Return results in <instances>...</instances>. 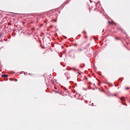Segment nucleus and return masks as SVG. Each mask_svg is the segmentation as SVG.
<instances>
[{
    "mask_svg": "<svg viewBox=\"0 0 130 130\" xmlns=\"http://www.w3.org/2000/svg\"><path fill=\"white\" fill-rule=\"evenodd\" d=\"M85 102L86 103H87L88 101L87 100H85Z\"/></svg>",
    "mask_w": 130,
    "mask_h": 130,
    "instance_id": "0eeeda50",
    "label": "nucleus"
},
{
    "mask_svg": "<svg viewBox=\"0 0 130 130\" xmlns=\"http://www.w3.org/2000/svg\"><path fill=\"white\" fill-rule=\"evenodd\" d=\"M112 22L113 24H115V25H116L117 24L116 23H115L113 21H112Z\"/></svg>",
    "mask_w": 130,
    "mask_h": 130,
    "instance_id": "423d86ee",
    "label": "nucleus"
},
{
    "mask_svg": "<svg viewBox=\"0 0 130 130\" xmlns=\"http://www.w3.org/2000/svg\"><path fill=\"white\" fill-rule=\"evenodd\" d=\"M8 75L7 74H4L3 75H2V77H8Z\"/></svg>",
    "mask_w": 130,
    "mask_h": 130,
    "instance_id": "7ed1b4c3",
    "label": "nucleus"
},
{
    "mask_svg": "<svg viewBox=\"0 0 130 130\" xmlns=\"http://www.w3.org/2000/svg\"><path fill=\"white\" fill-rule=\"evenodd\" d=\"M114 95L115 96H117V95L116 94H114Z\"/></svg>",
    "mask_w": 130,
    "mask_h": 130,
    "instance_id": "4468645a",
    "label": "nucleus"
},
{
    "mask_svg": "<svg viewBox=\"0 0 130 130\" xmlns=\"http://www.w3.org/2000/svg\"><path fill=\"white\" fill-rule=\"evenodd\" d=\"M93 104V103H92V105Z\"/></svg>",
    "mask_w": 130,
    "mask_h": 130,
    "instance_id": "aec40b11",
    "label": "nucleus"
},
{
    "mask_svg": "<svg viewBox=\"0 0 130 130\" xmlns=\"http://www.w3.org/2000/svg\"><path fill=\"white\" fill-rule=\"evenodd\" d=\"M115 39H116V40H119V38H116H116H115Z\"/></svg>",
    "mask_w": 130,
    "mask_h": 130,
    "instance_id": "9d476101",
    "label": "nucleus"
},
{
    "mask_svg": "<svg viewBox=\"0 0 130 130\" xmlns=\"http://www.w3.org/2000/svg\"><path fill=\"white\" fill-rule=\"evenodd\" d=\"M75 54H74V55L73 56V58H75Z\"/></svg>",
    "mask_w": 130,
    "mask_h": 130,
    "instance_id": "f8f14e48",
    "label": "nucleus"
},
{
    "mask_svg": "<svg viewBox=\"0 0 130 130\" xmlns=\"http://www.w3.org/2000/svg\"><path fill=\"white\" fill-rule=\"evenodd\" d=\"M119 85V84L118 83H117L116 84H115V86H117L118 85Z\"/></svg>",
    "mask_w": 130,
    "mask_h": 130,
    "instance_id": "39448f33",
    "label": "nucleus"
},
{
    "mask_svg": "<svg viewBox=\"0 0 130 130\" xmlns=\"http://www.w3.org/2000/svg\"><path fill=\"white\" fill-rule=\"evenodd\" d=\"M55 89H57V88L55 87Z\"/></svg>",
    "mask_w": 130,
    "mask_h": 130,
    "instance_id": "f3484780",
    "label": "nucleus"
},
{
    "mask_svg": "<svg viewBox=\"0 0 130 130\" xmlns=\"http://www.w3.org/2000/svg\"><path fill=\"white\" fill-rule=\"evenodd\" d=\"M87 56L88 57H90L92 56V54H88Z\"/></svg>",
    "mask_w": 130,
    "mask_h": 130,
    "instance_id": "20e7f679",
    "label": "nucleus"
},
{
    "mask_svg": "<svg viewBox=\"0 0 130 130\" xmlns=\"http://www.w3.org/2000/svg\"><path fill=\"white\" fill-rule=\"evenodd\" d=\"M124 97H122L121 98H120V100L122 101V103L123 105H125L126 106H127V105L125 103H123V100L124 101Z\"/></svg>",
    "mask_w": 130,
    "mask_h": 130,
    "instance_id": "f257e3e1",
    "label": "nucleus"
},
{
    "mask_svg": "<svg viewBox=\"0 0 130 130\" xmlns=\"http://www.w3.org/2000/svg\"><path fill=\"white\" fill-rule=\"evenodd\" d=\"M29 74V75H31V74Z\"/></svg>",
    "mask_w": 130,
    "mask_h": 130,
    "instance_id": "4be33fe9",
    "label": "nucleus"
},
{
    "mask_svg": "<svg viewBox=\"0 0 130 130\" xmlns=\"http://www.w3.org/2000/svg\"><path fill=\"white\" fill-rule=\"evenodd\" d=\"M15 82H17V79H15Z\"/></svg>",
    "mask_w": 130,
    "mask_h": 130,
    "instance_id": "ddd939ff",
    "label": "nucleus"
},
{
    "mask_svg": "<svg viewBox=\"0 0 130 130\" xmlns=\"http://www.w3.org/2000/svg\"><path fill=\"white\" fill-rule=\"evenodd\" d=\"M63 48V46L62 47V48Z\"/></svg>",
    "mask_w": 130,
    "mask_h": 130,
    "instance_id": "dca6fc26",
    "label": "nucleus"
},
{
    "mask_svg": "<svg viewBox=\"0 0 130 130\" xmlns=\"http://www.w3.org/2000/svg\"><path fill=\"white\" fill-rule=\"evenodd\" d=\"M84 89L85 90H86V89Z\"/></svg>",
    "mask_w": 130,
    "mask_h": 130,
    "instance_id": "a211bd4d",
    "label": "nucleus"
},
{
    "mask_svg": "<svg viewBox=\"0 0 130 130\" xmlns=\"http://www.w3.org/2000/svg\"><path fill=\"white\" fill-rule=\"evenodd\" d=\"M129 87H126V89H127V90L128 89H129Z\"/></svg>",
    "mask_w": 130,
    "mask_h": 130,
    "instance_id": "6e6552de",
    "label": "nucleus"
},
{
    "mask_svg": "<svg viewBox=\"0 0 130 130\" xmlns=\"http://www.w3.org/2000/svg\"><path fill=\"white\" fill-rule=\"evenodd\" d=\"M57 93V91H55L54 90H52L51 92V93L52 94L55 93L56 94Z\"/></svg>",
    "mask_w": 130,
    "mask_h": 130,
    "instance_id": "f03ea898",
    "label": "nucleus"
},
{
    "mask_svg": "<svg viewBox=\"0 0 130 130\" xmlns=\"http://www.w3.org/2000/svg\"><path fill=\"white\" fill-rule=\"evenodd\" d=\"M79 50H80V51H82V49L81 48H80V49Z\"/></svg>",
    "mask_w": 130,
    "mask_h": 130,
    "instance_id": "2eb2a0df",
    "label": "nucleus"
},
{
    "mask_svg": "<svg viewBox=\"0 0 130 130\" xmlns=\"http://www.w3.org/2000/svg\"><path fill=\"white\" fill-rule=\"evenodd\" d=\"M42 47L43 48V46H42Z\"/></svg>",
    "mask_w": 130,
    "mask_h": 130,
    "instance_id": "6ab92c4d",
    "label": "nucleus"
},
{
    "mask_svg": "<svg viewBox=\"0 0 130 130\" xmlns=\"http://www.w3.org/2000/svg\"><path fill=\"white\" fill-rule=\"evenodd\" d=\"M108 23L110 24H111V23L109 21L108 22Z\"/></svg>",
    "mask_w": 130,
    "mask_h": 130,
    "instance_id": "9b49d317",
    "label": "nucleus"
},
{
    "mask_svg": "<svg viewBox=\"0 0 130 130\" xmlns=\"http://www.w3.org/2000/svg\"><path fill=\"white\" fill-rule=\"evenodd\" d=\"M57 44H58V43H57Z\"/></svg>",
    "mask_w": 130,
    "mask_h": 130,
    "instance_id": "5701e85b",
    "label": "nucleus"
},
{
    "mask_svg": "<svg viewBox=\"0 0 130 130\" xmlns=\"http://www.w3.org/2000/svg\"><path fill=\"white\" fill-rule=\"evenodd\" d=\"M121 79H119V80H121Z\"/></svg>",
    "mask_w": 130,
    "mask_h": 130,
    "instance_id": "412c9836",
    "label": "nucleus"
},
{
    "mask_svg": "<svg viewBox=\"0 0 130 130\" xmlns=\"http://www.w3.org/2000/svg\"><path fill=\"white\" fill-rule=\"evenodd\" d=\"M60 12H59V13H60Z\"/></svg>",
    "mask_w": 130,
    "mask_h": 130,
    "instance_id": "b1692460",
    "label": "nucleus"
},
{
    "mask_svg": "<svg viewBox=\"0 0 130 130\" xmlns=\"http://www.w3.org/2000/svg\"><path fill=\"white\" fill-rule=\"evenodd\" d=\"M83 33L84 34H85L86 33V32L85 31H84L83 32Z\"/></svg>",
    "mask_w": 130,
    "mask_h": 130,
    "instance_id": "1a4fd4ad",
    "label": "nucleus"
}]
</instances>
